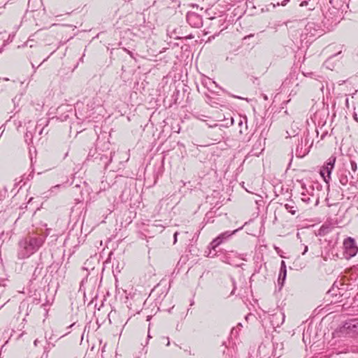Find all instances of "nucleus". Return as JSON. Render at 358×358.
I'll return each mask as SVG.
<instances>
[{"mask_svg":"<svg viewBox=\"0 0 358 358\" xmlns=\"http://www.w3.org/2000/svg\"><path fill=\"white\" fill-rule=\"evenodd\" d=\"M280 271L283 272V275H285V273H287L285 262L283 260L281 262Z\"/></svg>","mask_w":358,"mask_h":358,"instance_id":"dca6fc26","label":"nucleus"},{"mask_svg":"<svg viewBox=\"0 0 358 358\" xmlns=\"http://www.w3.org/2000/svg\"><path fill=\"white\" fill-rule=\"evenodd\" d=\"M289 1V0H284L282 1L281 3H278L277 4H275V3H271V5L272 6V7L274 8L276 7V6H279V5H281L282 6H285L287 5V3Z\"/></svg>","mask_w":358,"mask_h":358,"instance_id":"f3484780","label":"nucleus"},{"mask_svg":"<svg viewBox=\"0 0 358 358\" xmlns=\"http://www.w3.org/2000/svg\"><path fill=\"white\" fill-rule=\"evenodd\" d=\"M238 258L236 253H234L233 252H231L230 253L227 254L225 257V259L224 260V262L235 266H238L240 264L237 261V259Z\"/></svg>","mask_w":358,"mask_h":358,"instance_id":"1a4fd4ad","label":"nucleus"},{"mask_svg":"<svg viewBox=\"0 0 358 358\" xmlns=\"http://www.w3.org/2000/svg\"><path fill=\"white\" fill-rule=\"evenodd\" d=\"M285 321V315L283 313H275L271 316V322L275 327H278L283 324Z\"/></svg>","mask_w":358,"mask_h":358,"instance_id":"6e6552de","label":"nucleus"},{"mask_svg":"<svg viewBox=\"0 0 358 358\" xmlns=\"http://www.w3.org/2000/svg\"><path fill=\"white\" fill-rule=\"evenodd\" d=\"M264 150V141L261 138H258L255 141L254 145H252V148L250 152L252 156L258 157Z\"/></svg>","mask_w":358,"mask_h":358,"instance_id":"0eeeda50","label":"nucleus"},{"mask_svg":"<svg viewBox=\"0 0 358 358\" xmlns=\"http://www.w3.org/2000/svg\"><path fill=\"white\" fill-rule=\"evenodd\" d=\"M59 187H60V185H55V186L52 187L50 189V193L53 192L54 189H59Z\"/></svg>","mask_w":358,"mask_h":358,"instance_id":"a211bd4d","label":"nucleus"},{"mask_svg":"<svg viewBox=\"0 0 358 358\" xmlns=\"http://www.w3.org/2000/svg\"><path fill=\"white\" fill-rule=\"evenodd\" d=\"M166 339H167V344H166V345H169V344H170L169 339V338H166Z\"/></svg>","mask_w":358,"mask_h":358,"instance_id":"b1692460","label":"nucleus"},{"mask_svg":"<svg viewBox=\"0 0 358 358\" xmlns=\"http://www.w3.org/2000/svg\"><path fill=\"white\" fill-rule=\"evenodd\" d=\"M178 232H176V233L174 234V236H174V243H176V241H177V236H178Z\"/></svg>","mask_w":358,"mask_h":358,"instance_id":"412c9836","label":"nucleus"},{"mask_svg":"<svg viewBox=\"0 0 358 358\" xmlns=\"http://www.w3.org/2000/svg\"><path fill=\"white\" fill-rule=\"evenodd\" d=\"M264 99H267V96L266 95L264 96Z\"/></svg>","mask_w":358,"mask_h":358,"instance_id":"393cba45","label":"nucleus"},{"mask_svg":"<svg viewBox=\"0 0 358 358\" xmlns=\"http://www.w3.org/2000/svg\"><path fill=\"white\" fill-rule=\"evenodd\" d=\"M285 207L292 215H294L296 213V210L294 209L293 206L286 204Z\"/></svg>","mask_w":358,"mask_h":358,"instance_id":"ddd939ff","label":"nucleus"},{"mask_svg":"<svg viewBox=\"0 0 358 358\" xmlns=\"http://www.w3.org/2000/svg\"><path fill=\"white\" fill-rule=\"evenodd\" d=\"M44 238L29 236L19 242L17 257L20 259L29 257L35 253L43 244Z\"/></svg>","mask_w":358,"mask_h":358,"instance_id":"f257e3e1","label":"nucleus"},{"mask_svg":"<svg viewBox=\"0 0 358 358\" xmlns=\"http://www.w3.org/2000/svg\"><path fill=\"white\" fill-rule=\"evenodd\" d=\"M343 255L347 259L355 257L358 252V247L356 245L355 239L348 237L343 241Z\"/></svg>","mask_w":358,"mask_h":358,"instance_id":"7ed1b4c3","label":"nucleus"},{"mask_svg":"<svg viewBox=\"0 0 358 358\" xmlns=\"http://www.w3.org/2000/svg\"><path fill=\"white\" fill-rule=\"evenodd\" d=\"M301 199L302 201H303L306 203H309L310 202V196L306 194V193H301Z\"/></svg>","mask_w":358,"mask_h":358,"instance_id":"f8f14e48","label":"nucleus"},{"mask_svg":"<svg viewBox=\"0 0 358 358\" xmlns=\"http://www.w3.org/2000/svg\"><path fill=\"white\" fill-rule=\"evenodd\" d=\"M187 20L189 24H191V21L194 22V23L193 24V26L194 27H199L201 24V20L198 15L194 13L187 15Z\"/></svg>","mask_w":358,"mask_h":358,"instance_id":"9d476101","label":"nucleus"},{"mask_svg":"<svg viewBox=\"0 0 358 358\" xmlns=\"http://www.w3.org/2000/svg\"><path fill=\"white\" fill-rule=\"evenodd\" d=\"M350 166L352 171L355 173L357 169V163L354 161H350Z\"/></svg>","mask_w":358,"mask_h":358,"instance_id":"4468645a","label":"nucleus"},{"mask_svg":"<svg viewBox=\"0 0 358 358\" xmlns=\"http://www.w3.org/2000/svg\"><path fill=\"white\" fill-rule=\"evenodd\" d=\"M286 276H287V273H285V275H283V272L280 271L278 280V285L280 286V288H282V287L283 286L284 282L286 279Z\"/></svg>","mask_w":358,"mask_h":358,"instance_id":"9b49d317","label":"nucleus"},{"mask_svg":"<svg viewBox=\"0 0 358 358\" xmlns=\"http://www.w3.org/2000/svg\"><path fill=\"white\" fill-rule=\"evenodd\" d=\"M34 343V345L36 346L38 344V340L37 339L35 340Z\"/></svg>","mask_w":358,"mask_h":358,"instance_id":"5701e85b","label":"nucleus"},{"mask_svg":"<svg viewBox=\"0 0 358 358\" xmlns=\"http://www.w3.org/2000/svg\"><path fill=\"white\" fill-rule=\"evenodd\" d=\"M336 160L335 156H331L320 170V175L326 182L331 179V173L334 167Z\"/></svg>","mask_w":358,"mask_h":358,"instance_id":"20e7f679","label":"nucleus"},{"mask_svg":"<svg viewBox=\"0 0 358 358\" xmlns=\"http://www.w3.org/2000/svg\"><path fill=\"white\" fill-rule=\"evenodd\" d=\"M339 180L343 185H346L348 182L347 176H341Z\"/></svg>","mask_w":358,"mask_h":358,"instance_id":"2eb2a0df","label":"nucleus"},{"mask_svg":"<svg viewBox=\"0 0 358 358\" xmlns=\"http://www.w3.org/2000/svg\"><path fill=\"white\" fill-rule=\"evenodd\" d=\"M208 81H209L210 83H213V84H214V85H215L217 86V85H216L215 81H213L210 79H208Z\"/></svg>","mask_w":358,"mask_h":358,"instance_id":"4be33fe9","label":"nucleus"},{"mask_svg":"<svg viewBox=\"0 0 358 358\" xmlns=\"http://www.w3.org/2000/svg\"><path fill=\"white\" fill-rule=\"evenodd\" d=\"M308 251V246L306 245L303 248V252H302V255H305Z\"/></svg>","mask_w":358,"mask_h":358,"instance_id":"aec40b11","label":"nucleus"},{"mask_svg":"<svg viewBox=\"0 0 358 358\" xmlns=\"http://www.w3.org/2000/svg\"><path fill=\"white\" fill-rule=\"evenodd\" d=\"M304 32L310 37L320 36L322 34V31L318 29V26L315 22H308L305 27Z\"/></svg>","mask_w":358,"mask_h":358,"instance_id":"39448f33","label":"nucleus"},{"mask_svg":"<svg viewBox=\"0 0 358 358\" xmlns=\"http://www.w3.org/2000/svg\"><path fill=\"white\" fill-rule=\"evenodd\" d=\"M236 230H234L233 232L225 231L221 234H220L217 238H215L210 243V245L213 249L217 248L219 245H220L224 241L227 240L229 237H230L232 234H234Z\"/></svg>","mask_w":358,"mask_h":358,"instance_id":"423d86ee","label":"nucleus"},{"mask_svg":"<svg viewBox=\"0 0 358 358\" xmlns=\"http://www.w3.org/2000/svg\"><path fill=\"white\" fill-rule=\"evenodd\" d=\"M358 335V320L345 322L334 333V337H353Z\"/></svg>","mask_w":358,"mask_h":358,"instance_id":"f03ea898","label":"nucleus"},{"mask_svg":"<svg viewBox=\"0 0 358 358\" xmlns=\"http://www.w3.org/2000/svg\"><path fill=\"white\" fill-rule=\"evenodd\" d=\"M308 4V1H302L301 3H300V6L303 7V6H307Z\"/></svg>","mask_w":358,"mask_h":358,"instance_id":"6ab92c4d","label":"nucleus"}]
</instances>
